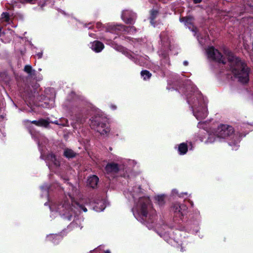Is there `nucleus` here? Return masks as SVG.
<instances>
[{"label":"nucleus","mask_w":253,"mask_h":253,"mask_svg":"<svg viewBox=\"0 0 253 253\" xmlns=\"http://www.w3.org/2000/svg\"><path fill=\"white\" fill-rule=\"evenodd\" d=\"M224 53L229 63L230 69L235 78L242 84L248 83L251 69L246 62L235 55L231 51L225 50Z\"/></svg>","instance_id":"1"},{"label":"nucleus","mask_w":253,"mask_h":253,"mask_svg":"<svg viewBox=\"0 0 253 253\" xmlns=\"http://www.w3.org/2000/svg\"><path fill=\"white\" fill-rule=\"evenodd\" d=\"M138 213L141 218V222L149 229L153 228L156 220V211L153 209L149 198H143L139 200Z\"/></svg>","instance_id":"2"},{"label":"nucleus","mask_w":253,"mask_h":253,"mask_svg":"<svg viewBox=\"0 0 253 253\" xmlns=\"http://www.w3.org/2000/svg\"><path fill=\"white\" fill-rule=\"evenodd\" d=\"M234 128L231 126L227 125H220L219 126L215 132V135L217 137L225 138L229 137L234 138V140L229 142L231 146H236L239 142L237 136H235L234 133Z\"/></svg>","instance_id":"3"},{"label":"nucleus","mask_w":253,"mask_h":253,"mask_svg":"<svg viewBox=\"0 0 253 253\" xmlns=\"http://www.w3.org/2000/svg\"><path fill=\"white\" fill-rule=\"evenodd\" d=\"M90 126L101 134L105 135L110 131L108 119L105 117L96 116L90 120Z\"/></svg>","instance_id":"4"},{"label":"nucleus","mask_w":253,"mask_h":253,"mask_svg":"<svg viewBox=\"0 0 253 253\" xmlns=\"http://www.w3.org/2000/svg\"><path fill=\"white\" fill-rule=\"evenodd\" d=\"M51 212L53 214L54 212H58L59 214L68 220L71 219V217L75 213V211L71 207L70 202H64L62 204L57 207L55 205L50 207Z\"/></svg>","instance_id":"5"},{"label":"nucleus","mask_w":253,"mask_h":253,"mask_svg":"<svg viewBox=\"0 0 253 253\" xmlns=\"http://www.w3.org/2000/svg\"><path fill=\"white\" fill-rule=\"evenodd\" d=\"M190 92L188 93V91L185 92L187 97V101L191 106L193 110H196L199 107H201L203 103V99L202 94L198 91H194L195 88L191 87Z\"/></svg>","instance_id":"6"},{"label":"nucleus","mask_w":253,"mask_h":253,"mask_svg":"<svg viewBox=\"0 0 253 253\" xmlns=\"http://www.w3.org/2000/svg\"><path fill=\"white\" fill-rule=\"evenodd\" d=\"M69 190L71 191L69 192L68 195L71 202L72 203V206L80 211H83L84 212H86L87 209L76 201V199H77L79 194V191L78 188L71 185H70Z\"/></svg>","instance_id":"7"},{"label":"nucleus","mask_w":253,"mask_h":253,"mask_svg":"<svg viewBox=\"0 0 253 253\" xmlns=\"http://www.w3.org/2000/svg\"><path fill=\"white\" fill-rule=\"evenodd\" d=\"M207 53L209 58L216 61L219 63L225 64L226 61L225 58L223 57L222 54L217 49H215L213 46L210 47L207 50Z\"/></svg>","instance_id":"8"},{"label":"nucleus","mask_w":253,"mask_h":253,"mask_svg":"<svg viewBox=\"0 0 253 253\" xmlns=\"http://www.w3.org/2000/svg\"><path fill=\"white\" fill-rule=\"evenodd\" d=\"M136 32V29L134 26H126L123 24L112 25V34H116L118 35H121L123 32H126L129 34H133Z\"/></svg>","instance_id":"9"},{"label":"nucleus","mask_w":253,"mask_h":253,"mask_svg":"<svg viewBox=\"0 0 253 253\" xmlns=\"http://www.w3.org/2000/svg\"><path fill=\"white\" fill-rule=\"evenodd\" d=\"M136 14L131 10H124L122 12L121 18L127 24H133L136 19Z\"/></svg>","instance_id":"10"},{"label":"nucleus","mask_w":253,"mask_h":253,"mask_svg":"<svg viewBox=\"0 0 253 253\" xmlns=\"http://www.w3.org/2000/svg\"><path fill=\"white\" fill-rule=\"evenodd\" d=\"M187 207L182 204L176 203L173 206V210L174 212V217H177L182 219L184 214L186 212Z\"/></svg>","instance_id":"11"},{"label":"nucleus","mask_w":253,"mask_h":253,"mask_svg":"<svg viewBox=\"0 0 253 253\" xmlns=\"http://www.w3.org/2000/svg\"><path fill=\"white\" fill-rule=\"evenodd\" d=\"M118 176L124 177L126 176L124 166L112 162V177L115 178Z\"/></svg>","instance_id":"12"},{"label":"nucleus","mask_w":253,"mask_h":253,"mask_svg":"<svg viewBox=\"0 0 253 253\" xmlns=\"http://www.w3.org/2000/svg\"><path fill=\"white\" fill-rule=\"evenodd\" d=\"M90 48L95 52H100L104 47V44L100 42L95 41L90 42Z\"/></svg>","instance_id":"13"},{"label":"nucleus","mask_w":253,"mask_h":253,"mask_svg":"<svg viewBox=\"0 0 253 253\" xmlns=\"http://www.w3.org/2000/svg\"><path fill=\"white\" fill-rule=\"evenodd\" d=\"M159 14V11L156 9H152L149 11V20L150 21V23L151 25L154 27L155 26L156 22L155 21V19L157 17Z\"/></svg>","instance_id":"14"},{"label":"nucleus","mask_w":253,"mask_h":253,"mask_svg":"<svg viewBox=\"0 0 253 253\" xmlns=\"http://www.w3.org/2000/svg\"><path fill=\"white\" fill-rule=\"evenodd\" d=\"M198 120L205 119L208 115L207 110L206 107H202L198 109L194 114Z\"/></svg>","instance_id":"15"},{"label":"nucleus","mask_w":253,"mask_h":253,"mask_svg":"<svg viewBox=\"0 0 253 253\" xmlns=\"http://www.w3.org/2000/svg\"><path fill=\"white\" fill-rule=\"evenodd\" d=\"M45 159L47 163H49V167H50L52 165H53L56 167H58L60 165L59 159H57L52 154H49L48 155Z\"/></svg>","instance_id":"16"},{"label":"nucleus","mask_w":253,"mask_h":253,"mask_svg":"<svg viewBox=\"0 0 253 253\" xmlns=\"http://www.w3.org/2000/svg\"><path fill=\"white\" fill-rule=\"evenodd\" d=\"M10 19L9 14L7 12H3L0 18V31L1 30V26L9 24Z\"/></svg>","instance_id":"17"},{"label":"nucleus","mask_w":253,"mask_h":253,"mask_svg":"<svg viewBox=\"0 0 253 253\" xmlns=\"http://www.w3.org/2000/svg\"><path fill=\"white\" fill-rule=\"evenodd\" d=\"M99 178L96 175H93L88 177L87 181V184L92 188H95L97 187Z\"/></svg>","instance_id":"18"},{"label":"nucleus","mask_w":253,"mask_h":253,"mask_svg":"<svg viewBox=\"0 0 253 253\" xmlns=\"http://www.w3.org/2000/svg\"><path fill=\"white\" fill-rule=\"evenodd\" d=\"M178 151L180 155L185 154L188 151V145L187 143L183 142L178 145Z\"/></svg>","instance_id":"19"},{"label":"nucleus","mask_w":253,"mask_h":253,"mask_svg":"<svg viewBox=\"0 0 253 253\" xmlns=\"http://www.w3.org/2000/svg\"><path fill=\"white\" fill-rule=\"evenodd\" d=\"M46 238L47 240L51 241L54 244L58 243L62 238L61 236L57 234H50Z\"/></svg>","instance_id":"20"},{"label":"nucleus","mask_w":253,"mask_h":253,"mask_svg":"<svg viewBox=\"0 0 253 253\" xmlns=\"http://www.w3.org/2000/svg\"><path fill=\"white\" fill-rule=\"evenodd\" d=\"M194 18L191 16H188L185 17H182L180 18V21L181 22H184L185 25H192L193 20Z\"/></svg>","instance_id":"21"},{"label":"nucleus","mask_w":253,"mask_h":253,"mask_svg":"<svg viewBox=\"0 0 253 253\" xmlns=\"http://www.w3.org/2000/svg\"><path fill=\"white\" fill-rule=\"evenodd\" d=\"M155 200L158 205H159L160 206H163L165 204L164 195H157L155 196Z\"/></svg>","instance_id":"22"},{"label":"nucleus","mask_w":253,"mask_h":253,"mask_svg":"<svg viewBox=\"0 0 253 253\" xmlns=\"http://www.w3.org/2000/svg\"><path fill=\"white\" fill-rule=\"evenodd\" d=\"M112 47L115 49L116 50L121 52H125L126 49L121 45L115 43V41H112Z\"/></svg>","instance_id":"23"},{"label":"nucleus","mask_w":253,"mask_h":253,"mask_svg":"<svg viewBox=\"0 0 253 253\" xmlns=\"http://www.w3.org/2000/svg\"><path fill=\"white\" fill-rule=\"evenodd\" d=\"M32 123L35 124L36 126H40L46 127L48 125V122L43 119L39 120L38 121H34Z\"/></svg>","instance_id":"24"},{"label":"nucleus","mask_w":253,"mask_h":253,"mask_svg":"<svg viewBox=\"0 0 253 253\" xmlns=\"http://www.w3.org/2000/svg\"><path fill=\"white\" fill-rule=\"evenodd\" d=\"M64 155L68 158H72L76 156L75 153L72 150L70 149H66L64 151Z\"/></svg>","instance_id":"25"},{"label":"nucleus","mask_w":253,"mask_h":253,"mask_svg":"<svg viewBox=\"0 0 253 253\" xmlns=\"http://www.w3.org/2000/svg\"><path fill=\"white\" fill-rule=\"evenodd\" d=\"M140 75L144 80H149L152 76V74L146 70H142L140 73Z\"/></svg>","instance_id":"26"},{"label":"nucleus","mask_w":253,"mask_h":253,"mask_svg":"<svg viewBox=\"0 0 253 253\" xmlns=\"http://www.w3.org/2000/svg\"><path fill=\"white\" fill-rule=\"evenodd\" d=\"M24 71L30 76L35 75V70H33L32 67L30 65H26L25 66Z\"/></svg>","instance_id":"27"},{"label":"nucleus","mask_w":253,"mask_h":253,"mask_svg":"<svg viewBox=\"0 0 253 253\" xmlns=\"http://www.w3.org/2000/svg\"><path fill=\"white\" fill-rule=\"evenodd\" d=\"M50 105H48L47 104H46L45 105L43 104H41V105L43 107H47V108L51 107L53 106V100H50Z\"/></svg>","instance_id":"28"},{"label":"nucleus","mask_w":253,"mask_h":253,"mask_svg":"<svg viewBox=\"0 0 253 253\" xmlns=\"http://www.w3.org/2000/svg\"><path fill=\"white\" fill-rule=\"evenodd\" d=\"M41 189L42 190H43L47 193V190L49 189V187L47 185H45L41 187Z\"/></svg>","instance_id":"29"},{"label":"nucleus","mask_w":253,"mask_h":253,"mask_svg":"<svg viewBox=\"0 0 253 253\" xmlns=\"http://www.w3.org/2000/svg\"><path fill=\"white\" fill-rule=\"evenodd\" d=\"M111 169V165L110 164H108L106 167V170L107 171V172H109V169Z\"/></svg>","instance_id":"30"},{"label":"nucleus","mask_w":253,"mask_h":253,"mask_svg":"<svg viewBox=\"0 0 253 253\" xmlns=\"http://www.w3.org/2000/svg\"><path fill=\"white\" fill-rule=\"evenodd\" d=\"M42 52H39V53H38V54H36V56H37L38 58H42Z\"/></svg>","instance_id":"31"},{"label":"nucleus","mask_w":253,"mask_h":253,"mask_svg":"<svg viewBox=\"0 0 253 253\" xmlns=\"http://www.w3.org/2000/svg\"><path fill=\"white\" fill-rule=\"evenodd\" d=\"M193 2L195 4L200 3L202 2V0H193Z\"/></svg>","instance_id":"32"},{"label":"nucleus","mask_w":253,"mask_h":253,"mask_svg":"<svg viewBox=\"0 0 253 253\" xmlns=\"http://www.w3.org/2000/svg\"><path fill=\"white\" fill-rule=\"evenodd\" d=\"M25 1L27 2L33 3H34L36 0H25Z\"/></svg>","instance_id":"33"},{"label":"nucleus","mask_w":253,"mask_h":253,"mask_svg":"<svg viewBox=\"0 0 253 253\" xmlns=\"http://www.w3.org/2000/svg\"><path fill=\"white\" fill-rule=\"evenodd\" d=\"M104 208H103L101 209V210H98V209H97V207L94 208V210H95L96 211H102L104 210Z\"/></svg>","instance_id":"34"},{"label":"nucleus","mask_w":253,"mask_h":253,"mask_svg":"<svg viewBox=\"0 0 253 253\" xmlns=\"http://www.w3.org/2000/svg\"><path fill=\"white\" fill-rule=\"evenodd\" d=\"M111 108L112 110H115L117 109V107L115 105H112Z\"/></svg>","instance_id":"35"},{"label":"nucleus","mask_w":253,"mask_h":253,"mask_svg":"<svg viewBox=\"0 0 253 253\" xmlns=\"http://www.w3.org/2000/svg\"><path fill=\"white\" fill-rule=\"evenodd\" d=\"M180 251L181 252H183L185 251V250H184V248L181 246V249H180Z\"/></svg>","instance_id":"36"},{"label":"nucleus","mask_w":253,"mask_h":253,"mask_svg":"<svg viewBox=\"0 0 253 253\" xmlns=\"http://www.w3.org/2000/svg\"><path fill=\"white\" fill-rule=\"evenodd\" d=\"M183 64L185 66H187L188 65V63L187 61H184Z\"/></svg>","instance_id":"37"},{"label":"nucleus","mask_w":253,"mask_h":253,"mask_svg":"<svg viewBox=\"0 0 253 253\" xmlns=\"http://www.w3.org/2000/svg\"><path fill=\"white\" fill-rule=\"evenodd\" d=\"M162 35H163V34L162 33H161V34L160 35V38L161 39V42L163 41V39H162Z\"/></svg>","instance_id":"38"},{"label":"nucleus","mask_w":253,"mask_h":253,"mask_svg":"<svg viewBox=\"0 0 253 253\" xmlns=\"http://www.w3.org/2000/svg\"><path fill=\"white\" fill-rule=\"evenodd\" d=\"M159 1L162 2L163 3H166V0H158Z\"/></svg>","instance_id":"39"},{"label":"nucleus","mask_w":253,"mask_h":253,"mask_svg":"<svg viewBox=\"0 0 253 253\" xmlns=\"http://www.w3.org/2000/svg\"><path fill=\"white\" fill-rule=\"evenodd\" d=\"M4 36V35L3 34H0V37H1V39L3 40V37Z\"/></svg>","instance_id":"40"},{"label":"nucleus","mask_w":253,"mask_h":253,"mask_svg":"<svg viewBox=\"0 0 253 253\" xmlns=\"http://www.w3.org/2000/svg\"><path fill=\"white\" fill-rule=\"evenodd\" d=\"M65 121L66 123H63V125H66V124L67 123V120H65Z\"/></svg>","instance_id":"41"},{"label":"nucleus","mask_w":253,"mask_h":253,"mask_svg":"<svg viewBox=\"0 0 253 253\" xmlns=\"http://www.w3.org/2000/svg\"><path fill=\"white\" fill-rule=\"evenodd\" d=\"M163 62H164V61L163 60V61H162V63L161 64V66H163Z\"/></svg>","instance_id":"42"},{"label":"nucleus","mask_w":253,"mask_h":253,"mask_svg":"<svg viewBox=\"0 0 253 253\" xmlns=\"http://www.w3.org/2000/svg\"><path fill=\"white\" fill-rule=\"evenodd\" d=\"M105 253H110V252H109V251H106V252H105Z\"/></svg>","instance_id":"43"},{"label":"nucleus","mask_w":253,"mask_h":253,"mask_svg":"<svg viewBox=\"0 0 253 253\" xmlns=\"http://www.w3.org/2000/svg\"><path fill=\"white\" fill-rule=\"evenodd\" d=\"M41 157H42V159H44V158H43V155H41Z\"/></svg>","instance_id":"44"},{"label":"nucleus","mask_w":253,"mask_h":253,"mask_svg":"<svg viewBox=\"0 0 253 253\" xmlns=\"http://www.w3.org/2000/svg\"><path fill=\"white\" fill-rule=\"evenodd\" d=\"M116 38H117V37H115L114 38V40H115Z\"/></svg>","instance_id":"45"},{"label":"nucleus","mask_w":253,"mask_h":253,"mask_svg":"<svg viewBox=\"0 0 253 253\" xmlns=\"http://www.w3.org/2000/svg\"><path fill=\"white\" fill-rule=\"evenodd\" d=\"M168 66H169L170 64L169 62L168 63Z\"/></svg>","instance_id":"46"},{"label":"nucleus","mask_w":253,"mask_h":253,"mask_svg":"<svg viewBox=\"0 0 253 253\" xmlns=\"http://www.w3.org/2000/svg\"><path fill=\"white\" fill-rule=\"evenodd\" d=\"M191 205L193 206V203L192 202H191Z\"/></svg>","instance_id":"47"},{"label":"nucleus","mask_w":253,"mask_h":253,"mask_svg":"<svg viewBox=\"0 0 253 253\" xmlns=\"http://www.w3.org/2000/svg\"><path fill=\"white\" fill-rule=\"evenodd\" d=\"M8 42V40H5V42Z\"/></svg>","instance_id":"48"},{"label":"nucleus","mask_w":253,"mask_h":253,"mask_svg":"<svg viewBox=\"0 0 253 253\" xmlns=\"http://www.w3.org/2000/svg\"><path fill=\"white\" fill-rule=\"evenodd\" d=\"M89 36L91 37L92 36V34H89Z\"/></svg>","instance_id":"49"}]
</instances>
